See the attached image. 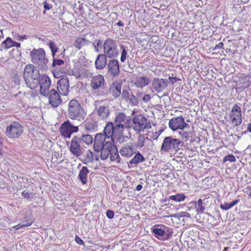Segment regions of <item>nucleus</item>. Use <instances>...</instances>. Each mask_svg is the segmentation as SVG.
<instances>
[{"instance_id": "f257e3e1", "label": "nucleus", "mask_w": 251, "mask_h": 251, "mask_svg": "<svg viewBox=\"0 0 251 251\" xmlns=\"http://www.w3.org/2000/svg\"><path fill=\"white\" fill-rule=\"evenodd\" d=\"M114 148L113 140L108 139L101 133H97L94 139L93 149L95 152H100V158L105 160L109 156L111 149Z\"/></svg>"}, {"instance_id": "f03ea898", "label": "nucleus", "mask_w": 251, "mask_h": 251, "mask_svg": "<svg viewBox=\"0 0 251 251\" xmlns=\"http://www.w3.org/2000/svg\"><path fill=\"white\" fill-rule=\"evenodd\" d=\"M23 77L26 85L33 89L39 85L41 76L37 68L32 64H28L25 68Z\"/></svg>"}, {"instance_id": "7ed1b4c3", "label": "nucleus", "mask_w": 251, "mask_h": 251, "mask_svg": "<svg viewBox=\"0 0 251 251\" xmlns=\"http://www.w3.org/2000/svg\"><path fill=\"white\" fill-rule=\"evenodd\" d=\"M184 143L179 139L175 136H169L164 137L162 143L160 152L161 153L168 152H177L182 149Z\"/></svg>"}, {"instance_id": "20e7f679", "label": "nucleus", "mask_w": 251, "mask_h": 251, "mask_svg": "<svg viewBox=\"0 0 251 251\" xmlns=\"http://www.w3.org/2000/svg\"><path fill=\"white\" fill-rule=\"evenodd\" d=\"M67 114L70 119L79 122L83 121L87 115L78 101L75 99L69 102Z\"/></svg>"}, {"instance_id": "39448f33", "label": "nucleus", "mask_w": 251, "mask_h": 251, "mask_svg": "<svg viewBox=\"0 0 251 251\" xmlns=\"http://www.w3.org/2000/svg\"><path fill=\"white\" fill-rule=\"evenodd\" d=\"M29 55L32 62L38 65L39 68L42 70L48 69V59L46 57V53L44 49L39 48L34 49L30 51Z\"/></svg>"}, {"instance_id": "423d86ee", "label": "nucleus", "mask_w": 251, "mask_h": 251, "mask_svg": "<svg viewBox=\"0 0 251 251\" xmlns=\"http://www.w3.org/2000/svg\"><path fill=\"white\" fill-rule=\"evenodd\" d=\"M103 48V54L108 58L114 59L117 58L119 55L120 51L118 49V43L111 38H108L105 40Z\"/></svg>"}, {"instance_id": "0eeeda50", "label": "nucleus", "mask_w": 251, "mask_h": 251, "mask_svg": "<svg viewBox=\"0 0 251 251\" xmlns=\"http://www.w3.org/2000/svg\"><path fill=\"white\" fill-rule=\"evenodd\" d=\"M79 131V126L75 125L70 120L65 121L61 125L59 131L60 135L65 138L70 139L72 134Z\"/></svg>"}, {"instance_id": "6e6552de", "label": "nucleus", "mask_w": 251, "mask_h": 251, "mask_svg": "<svg viewBox=\"0 0 251 251\" xmlns=\"http://www.w3.org/2000/svg\"><path fill=\"white\" fill-rule=\"evenodd\" d=\"M23 132V126L18 122H13L8 126L5 131L9 138H18Z\"/></svg>"}, {"instance_id": "1a4fd4ad", "label": "nucleus", "mask_w": 251, "mask_h": 251, "mask_svg": "<svg viewBox=\"0 0 251 251\" xmlns=\"http://www.w3.org/2000/svg\"><path fill=\"white\" fill-rule=\"evenodd\" d=\"M132 123L134 126H130L137 133L140 132L147 128V119L145 116L141 114H138L135 116L132 119Z\"/></svg>"}, {"instance_id": "9d476101", "label": "nucleus", "mask_w": 251, "mask_h": 251, "mask_svg": "<svg viewBox=\"0 0 251 251\" xmlns=\"http://www.w3.org/2000/svg\"><path fill=\"white\" fill-rule=\"evenodd\" d=\"M169 229V227L163 225H156L152 228L154 236L159 239L163 237L168 239L173 233V231L170 232Z\"/></svg>"}, {"instance_id": "9b49d317", "label": "nucleus", "mask_w": 251, "mask_h": 251, "mask_svg": "<svg viewBox=\"0 0 251 251\" xmlns=\"http://www.w3.org/2000/svg\"><path fill=\"white\" fill-rule=\"evenodd\" d=\"M169 126L173 131L183 130L185 128L190 127V126L186 123L182 116H178L171 119L169 123Z\"/></svg>"}, {"instance_id": "f8f14e48", "label": "nucleus", "mask_w": 251, "mask_h": 251, "mask_svg": "<svg viewBox=\"0 0 251 251\" xmlns=\"http://www.w3.org/2000/svg\"><path fill=\"white\" fill-rule=\"evenodd\" d=\"M169 84L167 79L153 78L152 80L151 88L152 91L157 93L163 92Z\"/></svg>"}, {"instance_id": "ddd939ff", "label": "nucleus", "mask_w": 251, "mask_h": 251, "mask_svg": "<svg viewBox=\"0 0 251 251\" xmlns=\"http://www.w3.org/2000/svg\"><path fill=\"white\" fill-rule=\"evenodd\" d=\"M231 122L235 126H239L242 122L241 108L238 104H235L230 112Z\"/></svg>"}, {"instance_id": "4468645a", "label": "nucleus", "mask_w": 251, "mask_h": 251, "mask_svg": "<svg viewBox=\"0 0 251 251\" xmlns=\"http://www.w3.org/2000/svg\"><path fill=\"white\" fill-rule=\"evenodd\" d=\"M80 138L77 136H74L71 141L69 150L70 152L75 156L78 157L81 154V147L80 146Z\"/></svg>"}, {"instance_id": "2eb2a0df", "label": "nucleus", "mask_w": 251, "mask_h": 251, "mask_svg": "<svg viewBox=\"0 0 251 251\" xmlns=\"http://www.w3.org/2000/svg\"><path fill=\"white\" fill-rule=\"evenodd\" d=\"M40 91L41 94L44 96L49 95V89L50 87V79L47 75H43L40 78Z\"/></svg>"}, {"instance_id": "dca6fc26", "label": "nucleus", "mask_w": 251, "mask_h": 251, "mask_svg": "<svg viewBox=\"0 0 251 251\" xmlns=\"http://www.w3.org/2000/svg\"><path fill=\"white\" fill-rule=\"evenodd\" d=\"M108 73L113 77H117L120 74L119 62L118 60L111 59L107 64Z\"/></svg>"}, {"instance_id": "f3484780", "label": "nucleus", "mask_w": 251, "mask_h": 251, "mask_svg": "<svg viewBox=\"0 0 251 251\" xmlns=\"http://www.w3.org/2000/svg\"><path fill=\"white\" fill-rule=\"evenodd\" d=\"M49 103L53 107H57L62 103V100L57 91L54 89L50 90L49 93Z\"/></svg>"}, {"instance_id": "a211bd4d", "label": "nucleus", "mask_w": 251, "mask_h": 251, "mask_svg": "<svg viewBox=\"0 0 251 251\" xmlns=\"http://www.w3.org/2000/svg\"><path fill=\"white\" fill-rule=\"evenodd\" d=\"M69 81L68 77L60 78L57 82V90L61 95L67 96L69 90Z\"/></svg>"}, {"instance_id": "6ab92c4d", "label": "nucleus", "mask_w": 251, "mask_h": 251, "mask_svg": "<svg viewBox=\"0 0 251 251\" xmlns=\"http://www.w3.org/2000/svg\"><path fill=\"white\" fill-rule=\"evenodd\" d=\"M92 77L90 86L93 90L95 91L104 88L105 82L103 75H99Z\"/></svg>"}, {"instance_id": "aec40b11", "label": "nucleus", "mask_w": 251, "mask_h": 251, "mask_svg": "<svg viewBox=\"0 0 251 251\" xmlns=\"http://www.w3.org/2000/svg\"><path fill=\"white\" fill-rule=\"evenodd\" d=\"M122 83L118 81H114L110 85L109 93L111 94L113 98L117 99L121 95Z\"/></svg>"}, {"instance_id": "412c9836", "label": "nucleus", "mask_w": 251, "mask_h": 251, "mask_svg": "<svg viewBox=\"0 0 251 251\" xmlns=\"http://www.w3.org/2000/svg\"><path fill=\"white\" fill-rule=\"evenodd\" d=\"M114 123V137L118 140L121 139V136L123 135V132L124 128H129L130 126L129 124H115Z\"/></svg>"}, {"instance_id": "4be33fe9", "label": "nucleus", "mask_w": 251, "mask_h": 251, "mask_svg": "<svg viewBox=\"0 0 251 251\" xmlns=\"http://www.w3.org/2000/svg\"><path fill=\"white\" fill-rule=\"evenodd\" d=\"M107 58L104 54H99L95 61L96 68L98 70L103 69L106 65Z\"/></svg>"}, {"instance_id": "5701e85b", "label": "nucleus", "mask_w": 251, "mask_h": 251, "mask_svg": "<svg viewBox=\"0 0 251 251\" xmlns=\"http://www.w3.org/2000/svg\"><path fill=\"white\" fill-rule=\"evenodd\" d=\"M114 123L111 122H108L103 130V133L106 138L108 139L113 140L114 137Z\"/></svg>"}, {"instance_id": "b1692460", "label": "nucleus", "mask_w": 251, "mask_h": 251, "mask_svg": "<svg viewBox=\"0 0 251 251\" xmlns=\"http://www.w3.org/2000/svg\"><path fill=\"white\" fill-rule=\"evenodd\" d=\"M90 41L84 37H78L75 39L73 46L78 50H80L83 47L89 45Z\"/></svg>"}, {"instance_id": "393cba45", "label": "nucleus", "mask_w": 251, "mask_h": 251, "mask_svg": "<svg viewBox=\"0 0 251 251\" xmlns=\"http://www.w3.org/2000/svg\"><path fill=\"white\" fill-rule=\"evenodd\" d=\"M98 116L101 119H106L110 114L108 106H100L97 110Z\"/></svg>"}, {"instance_id": "a878e982", "label": "nucleus", "mask_w": 251, "mask_h": 251, "mask_svg": "<svg viewBox=\"0 0 251 251\" xmlns=\"http://www.w3.org/2000/svg\"><path fill=\"white\" fill-rule=\"evenodd\" d=\"M98 124L96 122L91 120L85 123L84 129L86 133H91L97 130Z\"/></svg>"}, {"instance_id": "bb28decb", "label": "nucleus", "mask_w": 251, "mask_h": 251, "mask_svg": "<svg viewBox=\"0 0 251 251\" xmlns=\"http://www.w3.org/2000/svg\"><path fill=\"white\" fill-rule=\"evenodd\" d=\"M89 173L87 167L83 166L79 171L78 178L80 180L82 184H86L87 182V175Z\"/></svg>"}, {"instance_id": "cd10ccee", "label": "nucleus", "mask_w": 251, "mask_h": 251, "mask_svg": "<svg viewBox=\"0 0 251 251\" xmlns=\"http://www.w3.org/2000/svg\"><path fill=\"white\" fill-rule=\"evenodd\" d=\"M150 79L148 77L141 76L137 77L135 81V85L138 88H142L148 85L149 83Z\"/></svg>"}, {"instance_id": "c85d7f7f", "label": "nucleus", "mask_w": 251, "mask_h": 251, "mask_svg": "<svg viewBox=\"0 0 251 251\" xmlns=\"http://www.w3.org/2000/svg\"><path fill=\"white\" fill-rule=\"evenodd\" d=\"M60 19L61 20L63 23L70 24L73 22L74 19V15L70 12H63L60 15Z\"/></svg>"}, {"instance_id": "c756f323", "label": "nucleus", "mask_w": 251, "mask_h": 251, "mask_svg": "<svg viewBox=\"0 0 251 251\" xmlns=\"http://www.w3.org/2000/svg\"><path fill=\"white\" fill-rule=\"evenodd\" d=\"M76 136L80 138V143H85L86 145H90L93 143V138L89 133H83L82 134H77Z\"/></svg>"}, {"instance_id": "7c9ffc66", "label": "nucleus", "mask_w": 251, "mask_h": 251, "mask_svg": "<svg viewBox=\"0 0 251 251\" xmlns=\"http://www.w3.org/2000/svg\"><path fill=\"white\" fill-rule=\"evenodd\" d=\"M145 157L141 154L140 152L138 151L136 155L132 158L129 161V163L131 165H137L140 163H142L145 161Z\"/></svg>"}, {"instance_id": "2f4dec72", "label": "nucleus", "mask_w": 251, "mask_h": 251, "mask_svg": "<svg viewBox=\"0 0 251 251\" xmlns=\"http://www.w3.org/2000/svg\"><path fill=\"white\" fill-rule=\"evenodd\" d=\"M114 123L115 124H129V120H127L126 116L122 112H119L116 116Z\"/></svg>"}, {"instance_id": "473e14b6", "label": "nucleus", "mask_w": 251, "mask_h": 251, "mask_svg": "<svg viewBox=\"0 0 251 251\" xmlns=\"http://www.w3.org/2000/svg\"><path fill=\"white\" fill-rule=\"evenodd\" d=\"M120 153L123 156L130 157L133 154L132 148L130 146L127 145L120 150Z\"/></svg>"}, {"instance_id": "72a5a7b5", "label": "nucleus", "mask_w": 251, "mask_h": 251, "mask_svg": "<svg viewBox=\"0 0 251 251\" xmlns=\"http://www.w3.org/2000/svg\"><path fill=\"white\" fill-rule=\"evenodd\" d=\"M14 41L10 37H7L0 44V50H2L3 49H8L14 47Z\"/></svg>"}, {"instance_id": "f704fd0d", "label": "nucleus", "mask_w": 251, "mask_h": 251, "mask_svg": "<svg viewBox=\"0 0 251 251\" xmlns=\"http://www.w3.org/2000/svg\"><path fill=\"white\" fill-rule=\"evenodd\" d=\"M186 196L182 193H178L175 195H172L170 196L168 199H166L164 201H167L169 200H173L176 201H182L185 200Z\"/></svg>"}, {"instance_id": "c9c22d12", "label": "nucleus", "mask_w": 251, "mask_h": 251, "mask_svg": "<svg viewBox=\"0 0 251 251\" xmlns=\"http://www.w3.org/2000/svg\"><path fill=\"white\" fill-rule=\"evenodd\" d=\"M109 155H110V160L111 161H116L117 163H120V156L118 153V150L116 147L114 145V148L111 150Z\"/></svg>"}, {"instance_id": "e433bc0d", "label": "nucleus", "mask_w": 251, "mask_h": 251, "mask_svg": "<svg viewBox=\"0 0 251 251\" xmlns=\"http://www.w3.org/2000/svg\"><path fill=\"white\" fill-rule=\"evenodd\" d=\"M195 208L198 213L202 214L204 213L205 209V204L202 199H199L198 200Z\"/></svg>"}, {"instance_id": "4c0bfd02", "label": "nucleus", "mask_w": 251, "mask_h": 251, "mask_svg": "<svg viewBox=\"0 0 251 251\" xmlns=\"http://www.w3.org/2000/svg\"><path fill=\"white\" fill-rule=\"evenodd\" d=\"M239 201V200H235V201H232L229 203H225L224 204H220V208L224 210H227L232 207L235 205L237 204Z\"/></svg>"}, {"instance_id": "58836bf2", "label": "nucleus", "mask_w": 251, "mask_h": 251, "mask_svg": "<svg viewBox=\"0 0 251 251\" xmlns=\"http://www.w3.org/2000/svg\"><path fill=\"white\" fill-rule=\"evenodd\" d=\"M48 45L51 50L52 56L53 58H54L55 55V53L58 51V48L52 41H50L48 43Z\"/></svg>"}, {"instance_id": "ea45409f", "label": "nucleus", "mask_w": 251, "mask_h": 251, "mask_svg": "<svg viewBox=\"0 0 251 251\" xmlns=\"http://www.w3.org/2000/svg\"><path fill=\"white\" fill-rule=\"evenodd\" d=\"M22 195L26 199V200L30 201H31V199L33 198L34 194L32 192H29L28 190L25 189L22 192Z\"/></svg>"}, {"instance_id": "a19ab883", "label": "nucleus", "mask_w": 251, "mask_h": 251, "mask_svg": "<svg viewBox=\"0 0 251 251\" xmlns=\"http://www.w3.org/2000/svg\"><path fill=\"white\" fill-rule=\"evenodd\" d=\"M145 141V137L144 134H140L138 137V141L136 143V146L139 148H142L144 146Z\"/></svg>"}, {"instance_id": "79ce46f5", "label": "nucleus", "mask_w": 251, "mask_h": 251, "mask_svg": "<svg viewBox=\"0 0 251 251\" xmlns=\"http://www.w3.org/2000/svg\"><path fill=\"white\" fill-rule=\"evenodd\" d=\"M128 102L132 106H137L138 104L139 100L138 98L131 93L129 99L128 100Z\"/></svg>"}, {"instance_id": "37998d69", "label": "nucleus", "mask_w": 251, "mask_h": 251, "mask_svg": "<svg viewBox=\"0 0 251 251\" xmlns=\"http://www.w3.org/2000/svg\"><path fill=\"white\" fill-rule=\"evenodd\" d=\"M81 74H79L77 77L79 78L80 77H92V74L89 71V70L87 69H81L80 70Z\"/></svg>"}, {"instance_id": "c03bdc74", "label": "nucleus", "mask_w": 251, "mask_h": 251, "mask_svg": "<svg viewBox=\"0 0 251 251\" xmlns=\"http://www.w3.org/2000/svg\"><path fill=\"white\" fill-rule=\"evenodd\" d=\"M191 133L190 131H185L183 130H181V131L179 132V134L181 135L182 139L184 141H186L189 139Z\"/></svg>"}, {"instance_id": "a18cd8bd", "label": "nucleus", "mask_w": 251, "mask_h": 251, "mask_svg": "<svg viewBox=\"0 0 251 251\" xmlns=\"http://www.w3.org/2000/svg\"><path fill=\"white\" fill-rule=\"evenodd\" d=\"M121 99L124 100L126 102H128L130 94L129 93L128 90L126 89H123L122 92H121Z\"/></svg>"}, {"instance_id": "49530a36", "label": "nucleus", "mask_w": 251, "mask_h": 251, "mask_svg": "<svg viewBox=\"0 0 251 251\" xmlns=\"http://www.w3.org/2000/svg\"><path fill=\"white\" fill-rule=\"evenodd\" d=\"M64 64L63 60L60 59L55 58L54 57L53 58V62L52 63V66L55 67L56 66H60L63 65Z\"/></svg>"}, {"instance_id": "de8ad7c7", "label": "nucleus", "mask_w": 251, "mask_h": 251, "mask_svg": "<svg viewBox=\"0 0 251 251\" xmlns=\"http://www.w3.org/2000/svg\"><path fill=\"white\" fill-rule=\"evenodd\" d=\"M94 160L93 152L89 150V152L86 154V157L85 159V161L84 163L85 164H87L89 163L92 162Z\"/></svg>"}, {"instance_id": "09e8293b", "label": "nucleus", "mask_w": 251, "mask_h": 251, "mask_svg": "<svg viewBox=\"0 0 251 251\" xmlns=\"http://www.w3.org/2000/svg\"><path fill=\"white\" fill-rule=\"evenodd\" d=\"M121 48L122 49L121 55L120 60L121 62H124L127 56V51L126 49L124 48L123 45L121 46Z\"/></svg>"}, {"instance_id": "8fccbe9b", "label": "nucleus", "mask_w": 251, "mask_h": 251, "mask_svg": "<svg viewBox=\"0 0 251 251\" xmlns=\"http://www.w3.org/2000/svg\"><path fill=\"white\" fill-rule=\"evenodd\" d=\"M229 161L230 162H234L236 161V158L235 156L232 154H228L226 155L223 159V162Z\"/></svg>"}, {"instance_id": "3c124183", "label": "nucleus", "mask_w": 251, "mask_h": 251, "mask_svg": "<svg viewBox=\"0 0 251 251\" xmlns=\"http://www.w3.org/2000/svg\"><path fill=\"white\" fill-rule=\"evenodd\" d=\"M32 223V221H30L28 224H19L15 226H14L13 227L16 229H19L21 227H25V226H30Z\"/></svg>"}, {"instance_id": "603ef678", "label": "nucleus", "mask_w": 251, "mask_h": 251, "mask_svg": "<svg viewBox=\"0 0 251 251\" xmlns=\"http://www.w3.org/2000/svg\"><path fill=\"white\" fill-rule=\"evenodd\" d=\"M177 216H173V217H187V218H190L191 215L190 214V213H189L188 212H181L179 213H178L177 215Z\"/></svg>"}, {"instance_id": "864d4df0", "label": "nucleus", "mask_w": 251, "mask_h": 251, "mask_svg": "<svg viewBox=\"0 0 251 251\" xmlns=\"http://www.w3.org/2000/svg\"><path fill=\"white\" fill-rule=\"evenodd\" d=\"M106 215L109 219H112L114 216V212L113 210L108 209L106 212Z\"/></svg>"}, {"instance_id": "5fc2aeb1", "label": "nucleus", "mask_w": 251, "mask_h": 251, "mask_svg": "<svg viewBox=\"0 0 251 251\" xmlns=\"http://www.w3.org/2000/svg\"><path fill=\"white\" fill-rule=\"evenodd\" d=\"M169 81H170V82L172 84H175V82H177V81H179L180 80V79L178 78V77H171V76H170L169 78H168V79Z\"/></svg>"}, {"instance_id": "6e6d98bb", "label": "nucleus", "mask_w": 251, "mask_h": 251, "mask_svg": "<svg viewBox=\"0 0 251 251\" xmlns=\"http://www.w3.org/2000/svg\"><path fill=\"white\" fill-rule=\"evenodd\" d=\"M44 8L46 10H50L52 8V5L47 1H44L43 2Z\"/></svg>"}, {"instance_id": "4d7b16f0", "label": "nucleus", "mask_w": 251, "mask_h": 251, "mask_svg": "<svg viewBox=\"0 0 251 251\" xmlns=\"http://www.w3.org/2000/svg\"><path fill=\"white\" fill-rule=\"evenodd\" d=\"M75 241L78 244L80 245H84V242H83V241L78 236H77V235L75 236Z\"/></svg>"}, {"instance_id": "13d9d810", "label": "nucleus", "mask_w": 251, "mask_h": 251, "mask_svg": "<svg viewBox=\"0 0 251 251\" xmlns=\"http://www.w3.org/2000/svg\"><path fill=\"white\" fill-rule=\"evenodd\" d=\"M159 37L158 36H152L150 40V42L152 43H157L158 41Z\"/></svg>"}, {"instance_id": "bf43d9fd", "label": "nucleus", "mask_w": 251, "mask_h": 251, "mask_svg": "<svg viewBox=\"0 0 251 251\" xmlns=\"http://www.w3.org/2000/svg\"><path fill=\"white\" fill-rule=\"evenodd\" d=\"M142 99L144 102H147L151 100L150 95L149 94H145Z\"/></svg>"}, {"instance_id": "052dcab7", "label": "nucleus", "mask_w": 251, "mask_h": 251, "mask_svg": "<svg viewBox=\"0 0 251 251\" xmlns=\"http://www.w3.org/2000/svg\"><path fill=\"white\" fill-rule=\"evenodd\" d=\"M248 132L251 133V123L247 125V130L242 133V134H247Z\"/></svg>"}, {"instance_id": "680f3d73", "label": "nucleus", "mask_w": 251, "mask_h": 251, "mask_svg": "<svg viewBox=\"0 0 251 251\" xmlns=\"http://www.w3.org/2000/svg\"><path fill=\"white\" fill-rule=\"evenodd\" d=\"M101 44V41L100 39H96L94 41L93 45L94 46H100Z\"/></svg>"}, {"instance_id": "e2e57ef3", "label": "nucleus", "mask_w": 251, "mask_h": 251, "mask_svg": "<svg viewBox=\"0 0 251 251\" xmlns=\"http://www.w3.org/2000/svg\"><path fill=\"white\" fill-rule=\"evenodd\" d=\"M18 40L20 41H23L24 40L26 39V35H22V36L18 35Z\"/></svg>"}, {"instance_id": "0e129e2a", "label": "nucleus", "mask_w": 251, "mask_h": 251, "mask_svg": "<svg viewBox=\"0 0 251 251\" xmlns=\"http://www.w3.org/2000/svg\"><path fill=\"white\" fill-rule=\"evenodd\" d=\"M224 46V44L223 42L219 43L218 45H217L215 47V49H221L223 48Z\"/></svg>"}, {"instance_id": "69168bd1", "label": "nucleus", "mask_w": 251, "mask_h": 251, "mask_svg": "<svg viewBox=\"0 0 251 251\" xmlns=\"http://www.w3.org/2000/svg\"><path fill=\"white\" fill-rule=\"evenodd\" d=\"M143 188V186L141 184H138L136 188V190L139 191H140Z\"/></svg>"}, {"instance_id": "338daca9", "label": "nucleus", "mask_w": 251, "mask_h": 251, "mask_svg": "<svg viewBox=\"0 0 251 251\" xmlns=\"http://www.w3.org/2000/svg\"><path fill=\"white\" fill-rule=\"evenodd\" d=\"M117 25H118L119 26H124V23L121 21H119L117 23Z\"/></svg>"}, {"instance_id": "774afa93", "label": "nucleus", "mask_w": 251, "mask_h": 251, "mask_svg": "<svg viewBox=\"0 0 251 251\" xmlns=\"http://www.w3.org/2000/svg\"><path fill=\"white\" fill-rule=\"evenodd\" d=\"M14 46H15V47H16L17 48H19L21 46V43H17V42L14 41Z\"/></svg>"}]
</instances>
